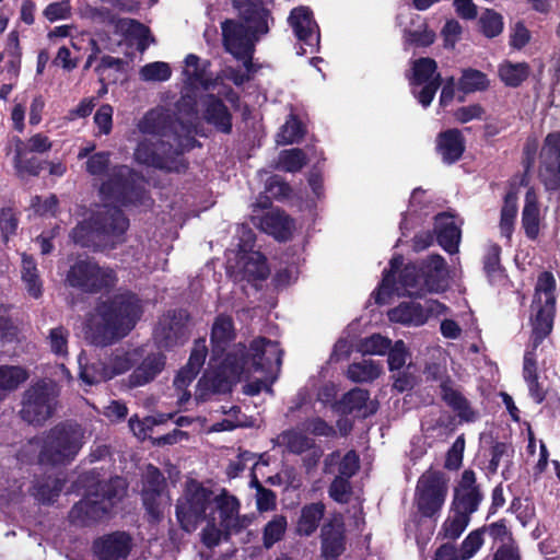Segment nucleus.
<instances>
[{"mask_svg":"<svg viewBox=\"0 0 560 560\" xmlns=\"http://www.w3.org/2000/svg\"><path fill=\"white\" fill-rule=\"evenodd\" d=\"M281 363L282 350L279 345L259 337L252 341L248 350L238 345L220 363L217 374L212 376L208 373L205 378L214 392H226L243 376L261 371L264 377L246 384L244 393L253 396L266 390L271 394V385L278 377Z\"/></svg>","mask_w":560,"mask_h":560,"instance_id":"f257e3e1","label":"nucleus"},{"mask_svg":"<svg viewBox=\"0 0 560 560\" xmlns=\"http://www.w3.org/2000/svg\"><path fill=\"white\" fill-rule=\"evenodd\" d=\"M142 314L140 300L124 292L102 302L88 319V336L98 346L110 345L127 336Z\"/></svg>","mask_w":560,"mask_h":560,"instance_id":"f03ea898","label":"nucleus"},{"mask_svg":"<svg viewBox=\"0 0 560 560\" xmlns=\"http://www.w3.org/2000/svg\"><path fill=\"white\" fill-rule=\"evenodd\" d=\"M447 277L448 271L443 257L432 255L422 262L420 268L415 265L406 266L396 284L393 282V275L386 273L375 294V300L377 303L384 304L393 291H396L398 295L410 296H420L425 292H440L447 287Z\"/></svg>","mask_w":560,"mask_h":560,"instance_id":"7ed1b4c3","label":"nucleus"},{"mask_svg":"<svg viewBox=\"0 0 560 560\" xmlns=\"http://www.w3.org/2000/svg\"><path fill=\"white\" fill-rule=\"evenodd\" d=\"M84 443V430L79 424H59L42 438L30 440L20 451L21 460L35 457L45 466H65L78 455Z\"/></svg>","mask_w":560,"mask_h":560,"instance_id":"20e7f679","label":"nucleus"},{"mask_svg":"<svg viewBox=\"0 0 560 560\" xmlns=\"http://www.w3.org/2000/svg\"><path fill=\"white\" fill-rule=\"evenodd\" d=\"M128 220L117 207L97 206L73 229L71 237L82 246L110 245L122 241Z\"/></svg>","mask_w":560,"mask_h":560,"instance_id":"39448f33","label":"nucleus"},{"mask_svg":"<svg viewBox=\"0 0 560 560\" xmlns=\"http://www.w3.org/2000/svg\"><path fill=\"white\" fill-rule=\"evenodd\" d=\"M108 152H97L89 156L85 163L86 172L101 180L100 194L104 199H114L125 205L128 190L133 183L132 173L126 165L109 167Z\"/></svg>","mask_w":560,"mask_h":560,"instance_id":"423d86ee","label":"nucleus"},{"mask_svg":"<svg viewBox=\"0 0 560 560\" xmlns=\"http://www.w3.org/2000/svg\"><path fill=\"white\" fill-rule=\"evenodd\" d=\"M165 120L164 112L159 108L152 109L143 116L138 124V129L150 138H145L138 144L135 156L142 164L178 172L179 167L175 165V162L163 155L165 144L156 139L158 136L163 135Z\"/></svg>","mask_w":560,"mask_h":560,"instance_id":"0eeeda50","label":"nucleus"},{"mask_svg":"<svg viewBox=\"0 0 560 560\" xmlns=\"http://www.w3.org/2000/svg\"><path fill=\"white\" fill-rule=\"evenodd\" d=\"M104 488H106L104 494H89L71 509L69 513L71 523L85 526L105 517L114 504L122 498L126 483L117 477Z\"/></svg>","mask_w":560,"mask_h":560,"instance_id":"6e6552de","label":"nucleus"},{"mask_svg":"<svg viewBox=\"0 0 560 560\" xmlns=\"http://www.w3.org/2000/svg\"><path fill=\"white\" fill-rule=\"evenodd\" d=\"M237 19L221 22V35H265L269 31L270 11L254 0H232Z\"/></svg>","mask_w":560,"mask_h":560,"instance_id":"1a4fd4ad","label":"nucleus"},{"mask_svg":"<svg viewBox=\"0 0 560 560\" xmlns=\"http://www.w3.org/2000/svg\"><path fill=\"white\" fill-rule=\"evenodd\" d=\"M212 493L196 480H188L176 504V517L180 527L190 533L213 515Z\"/></svg>","mask_w":560,"mask_h":560,"instance_id":"9d476101","label":"nucleus"},{"mask_svg":"<svg viewBox=\"0 0 560 560\" xmlns=\"http://www.w3.org/2000/svg\"><path fill=\"white\" fill-rule=\"evenodd\" d=\"M57 396V387L50 381L32 385L23 394L21 418L30 424L42 425L52 416Z\"/></svg>","mask_w":560,"mask_h":560,"instance_id":"9b49d317","label":"nucleus"},{"mask_svg":"<svg viewBox=\"0 0 560 560\" xmlns=\"http://www.w3.org/2000/svg\"><path fill=\"white\" fill-rule=\"evenodd\" d=\"M447 483L441 472L425 471L418 480L413 504L423 517H436L446 499Z\"/></svg>","mask_w":560,"mask_h":560,"instance_id":"f8f14e48","label":"nucleus"},{"mask_svg":"<svg viewBox=\"0 0 560 560\" xmlns=\"http://www.w3.org/2000/svg\"><path fill=\"white\" fill-rule=\"evenodd\" d=\"M66 282L85 292H96L114 285L116 276L109 268L100 267L90 259H82L71 266Z\"/></svg>","mask_w":560,"mask_h":560,"instance_id":"ddd939ff","label":"nucleus"},{"mask_svg":"<svg viewBox=\"0 0 560 560\" xmlns=\"http://www.w3.org/2000/svg\"><path fill=\"white\" fill-rule=\"evenodd\" d=\"M440 84L441 77L433 59L420 58L413 62L410 85L412 94L423 107L432 103Z\"/></svg>","mask_w":560,"mask_h":560,"instance_id":"4468645a","label":"nucleus"},{"mask_svg":"<svg viewBox=\"0 0 560 560\" xmlns=\"http://www.w3.org/2000/svg\"><path fill=\"white\" fill-rule=\"evenodd\" d=\"M84 16L94 25L114 27L116 35H151L149 26L135 19H120L109 8L88 7Z\"/></svg>","mask_w":560,"mask_h":560,"instance_id":"2eb2a0df","label":"nucleus"},{"mask_svg":"<svg viewBox=\"0 0 560 560\" xmlns=\"http://www.w3.org/2000/svg\"><path fill=\"white\" fill-rule=\"evenodd\" d=\"M245 244L241 247L235 269V277L247 281L262 280L269 275V268L259 252L248 250L254 243L250 230L244 231ZM230 268L233 266L230 265Z\"/></svg>","mask_w":560,"mask_h":560,"instance_id":"dca6fc26","label":"nucleus"},{"mask_svg":"<svg viewBox=\"0 0 560 560\" xmlns=\"http://www.w3.org/2000/svg\"><path fill=\"white\" fill-rule=\"evenodd\" d=\"M164 478L158 468L148 466L142 491L143 504L152 520H159L170 498L163 492Z\"/></svg>","mask_w":560,"mask_h":560,"instance_id":"f3484780","label":"nucleus"},{"mask_svg":"<svg viewBox=\"0 0 560 560\" xmlns=\"http://www.w3.org/2000/svg\"><path fill=\"white\" fill-rule=\"evenodd\" d=\"M540 158V178L547 189H556L560 185V133L547 136Z\"/></svg>","mask_w":560,"mask_h":560,"instance_id":"a211bd4d","label":"nucleus"},{"mask_svg":"<svg viewBox=\"0 0 560 560\" xmlns=\"http://www.w3.org/2000/svg\"><path fill=\"white\" fill-rule=\"evenodd\" d=\"M186 314L173 312L164 315L154 330V337L162 347L170 348L184 343L187 338Z\"/></svg>","mask_w":560,"mask_h":560,"instance_id":"6ab92c4d","label":"nucleus"},{"mask_svg":"<svg viewBox=\"0 0 560 560\" xmlns=\"http://www.w3.org/2000/svg\"><path fill=\"white\" fill-rule=\"evenodd\" d=\"M219 511L220 525L228 532H238L247 527L250 517L240 515V502L233 494L226 490H222L218 495L212 498Z\"/></svg>","mask_w":560,"mask_h":560,"instance_id":"aec40b11","label":"nucleus"},{"mask_svg":"<svg viewBox=\"0 0 560 560\" xmlns=\"http://www.w3.org/2000/svg\"><path fill=\"white\" fill-rule=\"evenodd\" d=\"M482 495L476 486V476L471 470H465L455 489L451 508L471 516L481 502Z\"/></svg>","mask_w":560,"mask_h":560,"instance_id":"412c9836","label":"nucleus"},{"mask_svg":"<svg viewBox=\"0 0 560 560\" xmlns=\"http://www.w3.org/2000/svg\"><path fill=\"white\" fill-rule=\"evenodd\" d=\"M207 354L206 340L199 339L195 342L187 365L182 369L174 380V386L182 392L179 402L183 404L190 398V394L186 390L188 385L195 380L199 370L205 363Z\"/></svg>","mask_w":560,"mask_h":560,"instance_id":"4be33fe9","label":"nucleus"},{"mask_svg":"<svg viewBox=\"0 0 560 560\" xmlns=\"http://www.w3.org/2000/svg\"><path fill=\"white\" fill-rule=\"evenodd\" d=\"M131 550V538L125 533H114L94 542V552L100 560H127Z\"/></svg>","mask_w":560,"mask_h":560,"instance_id":"5701e85b","label":"nucleus"},{"mask_svg":"<svg viewBox=\"0 0 560 560\" xmlns=\"http://www.w3.org/2000/svg\"><path fill=\"white\" fill-rule=\"evenodd\" d=\"M343 523L334 517L322 528V553L325 560H336L345 550Z\"/></svg>","mask_w":560,"mask_h":560,"instance_id":"b1692460","label":"nucleus"},{"mask_svg":"<svg viewBox=\"0 0 560 560\" xmlns=\"http://www.w3.org/2000/svg\"><path fill=\"white\" fill-rule=\"evenodd\" d=\"M51 148V142L48 137L36 133L31 137L26 142L19 141L16 144V154H15V163L16 167L20 171L28 172L30 174L36 175L38 174L40 167L39 164H31L27 165V153L36 152L44 153Z\"/></svg>","mask_w":560,"mask_h":560,"instance_id":"393cba45","label":"nucleus"},{"mask_svg":"<svg viewBox=\"0 0 560 560\" xmlns=\"http://www.w3.org/2000/svg\"><path fill=\"white\" fill-rule=\"evenodd\" d=\"M255 224L280 241L288 240L294 230V222L279 209H271L259 218Z\"/></svg>","mask_w":560,"mask_h":560,"instance_id":"a878e982","label":"nucleus"},{"mask_svg":"<svg viewBox=\"0 0 560 560\" xmlns=\"http://www.w3.org/2000/svg\"><path fill=\"white\" fill-rule=\"evenodd\" d=\"M209 62L201 60L198 56L189 54L184 59L182 70L183 81L187 86L209 90L212 84L211 77L208 73Z\"/></svg>","mask_w":560,"mask_h":560,"instance_id":"bb28decb","label":"nucleus"},{"mask_svg":"<svg viewBox=\"0 0 560 560\" xmlns=\"http://www.w3.org/2000/svg\"><path fill=\"white\" fill-rule=\"evenodd\" d=\"M435 233L439 244L448 253H456L460 241V230L453 215L441 213L435 217Z\"/></svg>","mask_w":560,"mask_h":560,"instance_id":"cd10ccee","label":"nucleus"},{"mask_svg":"<svg viewBox=\"0 0 560 560\" xmlns=\"http://www.w3.org/2000/svg\"><path fill=\"white\" fill-rule=\"evenodd\" d=\"M234 337V328L232 319L228 316L220 315L217 317L212 326L211 343H212V358L210 366L217 368V361L220 354L225 350L226 345Z\"/></svg>","mask_w":560,"mask_h":560,"instance_id":"c85d7f7f","label":"nucleus"},{"mask_svg":"<svg viewBox=\"0 0 560 560\" xmlns=\"http://www.w3.org/2000/svg\"><path fill=\"white\" fill-rule=\"evenodd\" d=\"M165 357L162 353L147 355L129 376L132 386H143L153 381L164 369Z\"/></svg>","mask_w":560,"mask_h":560,"instance_id":"c756f323","label":"nucleus"},{"mask_svg":"<svg viewBox=\"0 0 560 560\" xmlns=\"http://www.w3.org/2000/svg\"><path fill=\"white\" fill-rule=\"evenodd\" d=\"M388 318L402 325L421 326L428 322V314L419 303L404 302L388 311Z\"/></svg>","mask_w":560,"mask_h":560,"instance_id":"7c9ffc66","label":"nucleus"},{"mask_svg":"<svg viewBox=\"0 0 560 560\" xmlns=\"http://www.w3.org/2000/svg\"><path fill=\"white\" fill-rule=\"evenodd\" d=\"M541 217L538 207L537 196L533 188H529L525 196V205L522 212V225L527 237L535 240L540 230Z\"/></svg>","mask_w":560,"mask_h":560,"instance_id":"2f4dec72","label":"nucleus"},{"mask_svg":"<svg viewBox=\"0 0 560 560\" xmlns=\"http://www.w3.org/2000/svg\"><path fill=\"white\" fill-rule=\"evenodd\" d=\"M438 151L445 163H454L464 152L462 135L456 129L447 130L439 136Z\"/></svg>","mask_w":560,"mask_h":560,"instance_id":"473e14b6","label":"nucleus"},{"mask_svg":"<svg viewBox=\"0 0 560 560\" xmlns=\"http://www.w3.org/2000/svg\"><path fill=\"white\" fill-rule=\"evenodd\" d=\"M325 513V505L322 502H314L304 505L301 509L299 520L296 522V534L300 536H311L318 527Z\"/></svg>","mask_w":560,"mask_h":560,"instance_id":"72a5a7b5","label":"nucleus"},{"mask_svg":"<svg viewBox=\"0 0 560 560\" xmlns=\"http://www.w3.org/2000/svg\"><path fill=\"white\" fill-rule=\"evenodd\" d=\"M205 106V118L224 132L231 130V115L223 103L215 96L209 94L202 100Z\"/></svg>","mask_w":560,"mask_h":560,"instance_id":"f704fd0d","label":"nucleus"},{"mask_svg":"<svg viewBox=\"0 0 560 560\" xmlns=\"http://www.w3.org/2000/svg\"><path fill=\"white\" fill-rule=\"evenodd\" d=\"M288 21L294 35H320L319 26L308 7L294 8L290 12Z\"/></svg>","mask_w":560,"mask_h":560,"instance_id":"c9c22d12","label":"nucleus"},{"mask_svg":"<svg viewBox=\"0 0 560 560\" xmlns=\"http://www.w3.org/2000/svg\"><path fill=\"white\" fill-rule=\"evenodd\" d=\"M21 280L28 295L38 299L43 293V281L39 277L36 262L33 257L23 254L21 266Z\"/></svg>","mask_w":560,"mask_h":560,"instance_id":"e433bc0d","label":"nucleus"},{"mask_svg":"<svg viewBox=\"0 0 560 560\" xmlns=\"http://www.w3.org/2000/svg\"><path fill=\"white\" fill-rule=\"evenodd\" d=\"M27 378V372L21 366L0 365V402Z\"/></svg>","mask_w":560,"mask_h":560,"instance_id":"4c0bfd02","label":"nucleus"},{"mask_svg":"<svg viewBox=\"0 0 560 560\" xmlns=\"http://www.w3.org/2000/svg\"><path fill=\"white\" fill-rule=\"evenodd\" d=\"M140 357L141 353L138 349L114 351L105 362L109 380L127 372Z\"/></svg>","mask_w":560,"mask_h":560,"instance_id":"58836bf2","label":"nucleus"},{"mask_svg":"<svg viewBox=\"0 0 560 560\" xmlns=\"http://www.w3.org/2000/svg\"><path fill=\"white\" fill-rule=\"evenodd\" d=\"M382 364L372 360L363 359L349 365L347 375L355 383H365L376 380L382 374Z\"/></svg>","mask_w":560,"mask_h":560,"instance_id":"ea45409f","label":"nucleus"},{"mask_svg":"<svg viewBox=\"0 0 560 560\" xmlns=\"http://www.w3.org/2000/svg\"><path fill=\"white\" fill-rule=\"evenodd\" d=\"M80 369V380L88 386L109 380L107 366L105 362L98 361L89 363L84 354L81 353L78 358Z\"/></svg>","mask_w":560,"mask_h":560,"instance_id":"a19ab883","label":"nucleus"},{"mask_svg":"<svg viewBox=\"0 0 560 560\" xmlns=\"http://www.w3.org/2000/svg\"><path fill=\"white\" fill-rule=\"evenodd\" d=\"M255 37H223L225 49L236 59L243 61L246 71H250V58L254 50Z\"/></svg>","mask_w":560,"mask_h":560,"instance_id":"79ce46f5","label":"nucleus"},{"mask_svg":"<svg viewBox=\"0 0 560 560\" xmlns=\"http://www.w3.org/2000/svg\"><path fill=\"white\" fill-rule=\"evenodd\" d=\"M470 523V516L450 508L447 516L443 522L439 535L446 539H457Z\"/></svg>","mask_w":560,"mask_h":560,"instance_id":"37998d69","label":"nucleus"},{"mask_svg":"<svg viewBox=\"0 0 560 560\" xmlns=\"http://www.w3.org/2000/svg\"><path fill=\"white\" fill-rule=\"evenodd\" d=\"M501 81L506 86L516 88L529 75V67L526 62L503 61L498 69Z\"/></svg>","mask_w":560,"mask_h":560,"instance_id":"c03bdc74","label":"nucleus"},{"mask_svg":"<svg viewBox=\"0 0 560 560\" xmlns=\"http://www.w3.org/2000/svg\"><path fill=\"white\" fill-rule=\"evenodd\" d=\"M336 465L339 466V476L350 478L359 469V457L354 452H348L341 459L340 454L336 452L325 459V470L334 472Z\"/></svg>","mask_w":560,"mask_h":560,"instance_id":"a18cd8bd","label":"nucleus"},{"mask_svg":"<svg viewBox=\"0 0 560 560\" xmlns=\"http://www.w3.org/2000/svg\"><path fill=\"white\" fill-rule=\"evenodd\" d=\"M533 311L535 312L534 318V332L538 338L546 337L552 329L555 305L553 304H539L533 303Z\"/></svg>","mask_w":560,"mask_h":560,"instance_id":"49530a36","label":"nucleus"},{"mask_svg":"<svg viewBox=\"0 0 560 560\" xmlns=\"http://www.w3.org/2000/svg\"><path fill=\"white\" fill-rule=\"evenodd\" d=\"M441 390L443 399L458 412L462 419L466 421L474 419V411L460 393L446 383L441 385Z\"/></svg>","mask_w":560,"mask_h":560,"instance_id":"de8ad7c7","label":"nucleus"},{"mask_svg":"<svg viewBox=\"0 0 560 560\" xmlns=\"http://www.w3.org/2000/svg\"><path fill=\"white\" fill-rule=\"evenodd\" d=\"M517 214V196L510 191L506 194L504 205L501 210L500 231L501 234L510 238L514 228V221Z\"/></svg>","mask_w":560,"mask_h":560,"instance_id":"09e8293b","label":"nucleus"},{"mask_svg":"<svg viewBox=\"0 0 560 560\" xmlns=\"http://www.w3.org/2000/svg\"><path fill=\"white\" fill-rule=\"evenodd\" d=\"M172 77V68L167 62L153 61L139 69V79L143 82H165Z\"/></svg>","mask_w":560,"mask_h":560,"instance_id":"8fccbe9b","label":"nucleus"},{"mask_svg":"<svg viewBox=\"0 0 560 560\" xmlns=\"http://www.w3.org/2000/svg\"><path fill=\"white\" fill-rule=\"evenodd\" d=\"M288 521L283 515H275L269 521L262 533V542L266 548H271L276 542L280 541L287 530Z\"/></svg>","mask_w":560,"mask_h":560,"instance_id":"3c124183","label":"nucleus"},{"mask_svg":"<svg viewBox=\"0 0 560 560\" xmlns=\"http://www.w3.org/2000/svg\"><path fill=\"white\" fill-rule=\"evenodd\" d=\"M278 442L295 454H301L313 446V440L298 431L283 432L279 435Z\"/></svg>","mask_w":560,"mask_h":560,"instance_id":"603ef678","label":"nucleus"},{"mask_svg":"<svg viewBox=\"0 0 560 560\" xmlns=\"http://www.w3.org/2000/svg\"><path fill=\"white\" fill-rule=\"evenodd\" d=\"M556 287V280L550 272H542L537 280L536 293L533 303H544L556 305V298L553 290Z\"/></svg>","mask_w":560,"mask_h":560,"instance_id":"864d4df0","label":"nucleus"},{"mask_svg":"<svg viewBox=\"0 0 560 560\" xmlns=\"http://www.w3.org/2000/svg\"><path fill=\"white\" fill-rule=\"evenodd\" d=\"M482 35H501L503 31V16L493 9H485L478 20Z\"/></svg>","mask_w":560,"mask_h":560,"instance_id":"5fc2aeb1","label":"nucleus"},{"mask_svg":"<svg viewBox=\"0 0 560 560\" xmlns=\"http://www.w3.org/2000/svg\"><path fill=\"white\" fill-rule=\"evenodd\" d=\"M390 346V339L380 334H374L370 337L362 339L358 345V350L364 355H383L387 353Z\"/></svg>","mask_w":560,"mask_h":560,"instance_id":"6e6d98bb","label":"nucleus"},{"mask_svg":"<svg viewBox=\"0 0 560 560\" xmlns=\"http://www.w3.org/2000/svg\"><path fill=\"white\" fill-rule=\"evenodd\" d=\"M171 418L172 415H159L155 417H147L143 420H140L138 417H131L129 419V427L138 439L144 440L149 436V432L152 430L154 425L161 424Z\"/></svg>","mask_w":560,"mask_h":560,"instance_id":"4d7b16f0","label":"nucleus"},{"mask_svg":"<svg viewBox=\"0 0 560 560\" xmlns=\"http://www.w3.org/2000/svg\"><path fill=\"white\" fill-rule=\"evenodd\" d=\"M303 135L304 130L301 122L294 116H290L277 135V143L291 144L300 141Z\"/></svg>","mask_w":560,"mask_h":560,"instance_id":"13d9d810","label":"nucleus"},{"mask_svg":"<svg viewBox=\"0 0 560 560\" xmlns=\"http://www.w3.org/2000/svg\"><path fill=\"white\" fill-rule=\"evenodd\" d=\"M488 85L487 75L474 69L465 70L459 81V88L466 93L486 90Z\"/></svg>","mask_w":560,"mask_h":560,"instance_id":"bf43d9fd","label":"nucleus"},{"mask_svg":"<svg viewBox=\"0 0 560 560\" xmlns=\"http://www.w3.org/2000/svg\"><path fill=\"white\" fill-rule=\"evenodd\" d=\"M485 528H478L470 532L463 540L458 552L460 553L462 560L471 559L477 551L483 545Z\"/></svg>","mask_w":560,"mask_h":560,"instance_id":"052dcab7","label":"nucleus"},{"mask_svg":"<svg viewBox=\"0 0 560 560\" xmlns=\"http://www.w3.org/2000/svg\"><path fill=\"white\" fill-rule=\"evenodd\" d=\"M305 164V155L300 149L284 150L279 154L278 167L285 172H298Z\"/></svg>","mask_w":560,"mask_h":560,"instance_id":"680f3d73","label":"nucleus"},{"mask_svg":"<svg viewBox=\"0 0 560 560\" xmlns=\"http://www.w3.org/2000/svg\"><path fill=\"white\" fill-rule=\"evenodd\" d=\"M62 482L59 479L49 480L34 488V495L43 503H51L62 490Z\"/></svg>","mask_w":560,"mask_h":560,"instance_id":"e2e57ef3","label":"nucleus"},{"mask_svg":"<svg viewBox=\"0 0 560 560\" xmlns=\"http://www.w3.org/2000/svg\"><path fill=\"white\" fill-rule=\"evenodd\" d=\"M50 350L58 357H66L68 354V332L57 327L50 330L48 336Z\"/></svg>","mask_w":560,"mask_h":560,"instance_id":"0e129e2a","label":"nucleus"},{"mask_svg":"<svg viewBox=\"0 0 560 560\" xmlns=\"http://www.w3.org/2000/svg\"><path fill=\"white\" fill-rule=\"evenodd\" d=\"M369 401V392L362 388H354L347 393L342 399L343 407L348 411L362 410Z\"/></svg>","mask_w":560,"mask_h":560,"instance_id":"69168bd1","label":"nucleus"},{"mask_svg":"<svg viewBox=\"0 0 560 560\" xmlns=\"http://www.w3.org/2000/svg\"><path fill=\"white\" fill-rule=\"evenodd\" d=\"M387 352L388 365L392 371L401 369L405 365L407 359L409 358L407 348L404 341L401 340L396 341L393 347L390 346Z\"/></svg>","mask_w":560,"mask_h":560,"instance_id":"338daca9","label":"nucleus"},{"mask_svg":"<svg viewBox=\"0 0 560 560\" xmlns=\"http://www.w3.org/2000/svg\"><path fill=\"white\" fill-rule=\"evenodd\" d=\"M248 465L253 467L257 465L256 455L250 452L240 453L236 459L230 463L226 471L228 476L230 478L237 477Z\"/></svg>","mask_w":560,"mask_h":560,"instance_id":"774afa93","label":"nucleus"}]
</instances>
